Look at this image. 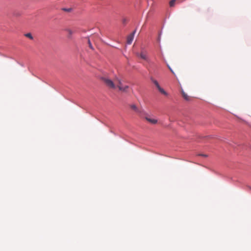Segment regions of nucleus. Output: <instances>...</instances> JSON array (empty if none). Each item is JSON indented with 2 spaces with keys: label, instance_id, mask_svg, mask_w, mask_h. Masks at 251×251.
Returning <instances> with one entry per match:
<instances>
[{
  "label": "nucleus",
  "instance_id": "1",
  "mask_svg": "<svg viewBox=\"0 0 251 251\" xmlns=\"http://www.w3.org/2000/svg\"><path fill=\"white\" fill-rule=\"evenodd\" d=\"M115 81L117 83V87L120 91L123 92H127L128 91L129 86L128 85H124L121 79L116 78Z\"/></svg>",
  "mask_w": 251,
  "mask_h": 251
},
{
  "label": "nucleus",
  "instance_id": "2",
  "mask_svg": "<svg viewBox=\"0 0 251 251\" xmlns=\"http://www.w3.org/2000/svg\"><path fill=\"white\" fill-rule=\"evenodd\" d=\"M101 79L107 87L112 89L116 88V86L111 79L106 77H102Z\"/></svg>",
  "mask_w": 251,
  "mask_h": 251
},
{
  "label": "nucleus",
  "instance_id": "3",
  "mask_svg": "<svg viewBox=\"0 0 251 251\" xmlns=\"http://www.w3.org/2000/svg\"><path fill=\"white\" fill-rule=\"evenodd\" d=\"M136 29L133 31L131 33H130L128 36L127 37V40H126V43L127 44L130 45L131 44L134 37V35L136 32Z\"/></svg>",
  "mask_w": 251,
  "mask_h": 251
},
{
  "label": "nucleus",
  "instance_id": "4",
  "mask_svg": "<svg viewBox=\"0 0 251 251\" xmlns=\"http://www.w3.org/2000/svg\"><path fill=\"white\" fill-rule=\"evenodd\" d=\"M137 55L140 56L142 59L148 61L147 52L145 50H142L140 53H137Z\"/></svg>",
  "mask_w": 251,
  "mask_h": 251
},
{
  "label": "nucleus",
  "instance_id": "5",
  "mask_svg": "<svg viewBox=\"0 0 251 251\" xmlns=\"http://www.w3.org/2000/svg\"><path fill=\"white\" fill-rule=\"evenodd\" d=\"M145 119L148 122H149L150 123L153 124V125H155V124H157V120L156 119L151 118V117H150L149 116H146L145 117Z\"/></svg>",
  "mask_w": 251,
  "mask_h": 251
},
{
  "label": "nucleus",
  "instance_id": "6",
  "mask_svg": "<svg viewBox=\"0 0 251 251\" xmlns=\"http://www.w3.org/2000/svg\"><path fill=\"white\" fill-rule=\"evenodd\" d=\"M181 94L182 95L183 98L186 100H190V97L189 96L186 94L183 90H181Z\"/></svg>",
  "mask_w": 251,
  "mask_h": 251
},
{
  "label": "nucleus",
  "instance_id": "7",
  "mask_svg": "<svg viewBox=\"0 0 251 251\" xmlns=\"http://www.w3.org/2000/svg\"><path fill=\"white\" fill-rule=\"evenodd\" d=\"M158 91L162 94L167 96L168 93L163 89H162L160 86L157 88Z\"/></svg>",
  "mask_w": 251,
  "mask_h": 251
},
{
  "label": "nucleus",
  "instance_id": "8",
  "mask_svg": "<svg viewBox=\"0 0 251 251\" xmlns=\"http://www.w3.org/2000/svg\"><path fill=\"white\" fill-rule=\"evenodd\" d=\"M151 80L153 83V84L155 85V86L157 87V88H158L160 87V85L157 80L154 79L153 78H151Z\"/></svg>",
  "mask_w": 251,
  "mask_h": 251
},
{
  "label": "nucleus",
  "instance_id": "9",
  "mask_svg": "<svg viewBox=\"0 0 251 251\" xmlns=\"http://www.w3.org/2000/svg\"><path fill=\"white\" fill-rule=\"evenodd\" d=\"M65 30L68 33V37L69 38H70L71 37V36L73 34V31L70 29H66Z\"/></svg>",
  "mask_w": 251,
  "mask_h": 251
},
{
  "label": "nucleus",
  "instance_id": "10",
  "mask_svg": "<svg viewBox=\"0 0 251 251\" xmlns=\"http://www.w3.org/2000/svg\"><path fill=\"white\" fill-rule=\"evenodd\" d=\"M130 108L136 112L138 111V109L135 104H132L130 105Z\"/></svg>",
  "mask_w": 251,
  "mask_h": 251
},
{
  "label": "nucleus",
  "instance_id": "11",
  "mask_svg": "<svg viewBox=\"0 0 251 251\" xmlns=\"http://www.w3.org/2000/svg\"><path fill=\"white\" fill-rule=\"evenodd\" d=\"M25 36L27 37V38H29V39H33V36H32L31 34L30 33H26V34H25Z\"/></svg>",
  "mask_w": 251,
  "mask_h": 251
},
{
  "label": "nucleus",
  "instance_id": "12",
  "mask_svg": "<svg viewBox=\"0 0 251 251\" xmlns=\"http://www.w3.org/2000/svg\"><path fill=\"white\" fill-rule=\"evenodd\" d=\"M176 0H172L170 1L169 4L170 7H173L175 5Z\"/></svg>",
  "mask_w": 251,
  "mask_h": 251
},
{
  "label": "nucleus",
  "instance_id": "13",
  "mask_svg": "<svg viewBox=\"0 0 251 251\" xmlns=\"http://www.w3.org/2000/svg\"><path fill=\"white\" fill-rule=\"evenodd\" d=\"M88 43L89 44V47H90V48H91L92 50H93L94 48H93V47L92 45V44L89 39H88Z\"/></svg>",
  "mask_w": 251,
  "mask_h": 251
},
{
  "label": "nucleus",
  "instance_id": "14",
  "mask_svg": "<svg viewBox=\"0 0 251 251\" xmlns=\"http://www.w3.org/2000/svg\"><path fill=\"white\" fill-rule=\"evenodd\" d=\"M168 68L169 69V70H170V71H171V72H172L174 75H175V73H174V72L173 71V70L171 68V67H170L169 65H168Z\"/></svg>",
  "mask_w": 251,
  "mask_h": 251
},
{
  "label": "nucleus",
  "instance_id": "15",
  "mask_svg": "<svg viewBox=\"0 0 251 251\" xmlns=\"http://www.w3.org/2000/svg\"><path fill=\"white\" fill-rule=\"evenodd\" d=\"M200 156H203V157H207V155L204 154H199Z\"/></svg>",
  "mask_w": 251,
  "mask_h": 251
},
{
  "label": "nucleus",
  "instance_id": "16",
  "mask_svg": "<svg viewBox=\"0 0 251 251\" xmlns=\"http://www.w3.org/2000/svg\"><path fill=\"white\" fill-rule=\"evenodd\" d=\"M66 10V11H70V10H69V9H67V10Z\"/></svg>",
  "mask_w": 251,
  "mask_h": 251
}]
</instances>
